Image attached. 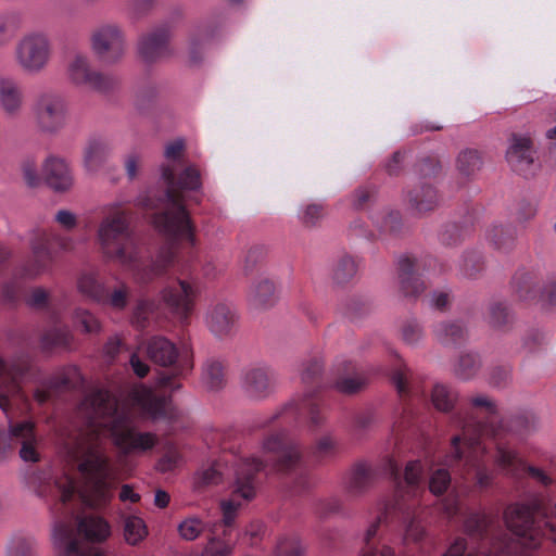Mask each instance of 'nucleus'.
Instances as JSON below:
<instances>
[{
  "mask_svg": "<svg viewBox=\"0 0 556 556\" xmlns=\"http://www.w3.org/2000/svg\"><path fill=\"white\" fill-rule=\"evenodd\" d=\"M422 336L421 327L416 321H407L402 328L403 340L409 345H416Z\"/></svg>",
  "mask_w": 556,
  "mask_h": 556,
  "instance_id": "6e6d98bb",
  "label": "nucleus"
},
{
  "mask_svg": "<svg viewBox=\"0 0 556 556\" xmlns=\"http://www.w3.org/2000/svg\"><path fill=\"white\" fill-rule=\"evenodd\" d=\"M48 299V293L45 289L37 288L31 291L27 299V303L30 306L39 307L46 303Z\"/></svg>",
  "mask_w": 556,
  "mask_h": 556,
  "instance_id": "69168bd1",
  "label": "nucleus"
},
{
  "mask_svg": "<svg viewBox=\"0 0 556 556\" xmlns=\"http://www.w3.org/2000/svg\"><path fill=\"white\" fill-rule=\"evenodd\" d=\"M495 464L505 475L517 477L520 472L527 470L541 484L549 485L553 483V478L536 467L527 466L518 453L506 445L497 444Z\"/></svg>",
  "mask_w": 556,
  "mask_h": 556,
  "instance_id": "f3484780",
  "label": "nucleus"
},
{
  "mask_svg": "<svg viewBox=\"0 0 556 556\" xmlns=\"http://www.w3.org/2000/svg\"><path fill=\"white\" fill-rule=\"evenodd\" d=\"M130 366L134 372L140 378L144 377L149 371V366L142 362L137 354L131 355Z\"/></svg>",
  "mask_w": 556,
  "mask_h": 556,
  "instance_id": "338daca9",
  "label": "nucleus"
},
{
  "mask_svg": "<svg viewBox=\"0 0 556 556\" xmlns=\"http://www.w3.org/2000/svg\"><path fill=\"white\" fill-rule=\"evenodd\" d=\"M470 404L478 413L484 414L486 424L466 426L463 438L455 437L452 441V454L447 456L446 464L452 465L460 460L466 467L475 470L476 480L480 486H488L492 481V472L482 464L485 446L482 444L484 437L498 435L496 404L485 394H478L470 399Z\"/></svg>",
  "mask_w": 556,
  "mask_h": 556,
  "instance_id": "20e7f679",
  "label": "nucleus"
},
{
  "mask_svg": "<svg viewBox=\"0 0 556 556\" xmlns=\"http://www.w3.org/2000/svg\"><path fill=\"white\" fill-rule=\"evenodd\" d=\"M442 510L446 518L453 519L459 511V504L456 496H448L442 503Z\"/></svg>",
  "mask_w": 556,
  "mask_h": 556,
  "instance_id": "e2e57ef3",
  "label": "nucleus"
},
{
  "mask_svg": "<svg viewBox=\"0 0 556 556\" xmlns=\"http://www.w3.org/2000/svg\"><path fill=\"white\" fill-rule=\"evenodd\" d=\"M534 151L527 137L513 136L506 151V161L510 167L519 173L527 174L534 162Z\"/></svg>",
  "mask_w": 556,
  "mask_h": 556,
  "instance_id": "5701e85b",
  "label": "nucleus"
},
{
  "mask_svg": "<svg viewBox=\"0 0 556 556\" xmlns=\"http://www.w3.org/2000/svg\"><path fill=\"white\" fill-rule=\"evenodd\" d=\"M486 527L485 517L480 514L471 515L465 523V528L469 533L481 532Z\"/></svg>",
  "mask_w": 556,
  "mask_h": 556,
  "instance_id": "052dcab7",
  "label": "nucleus"
},
{
  "mask_svg": "<svg viewBox=\"0 0 556 556\" xmlns=\"http://www.w3.org/2000/svg\"><path fill=\"white\" fill-rule=\"evenodd\" d=\"M147 354L152 362L169 367V371H161L155 378L159 389L175 391L180 388L179 379L192 368L191 356L187 350L179 352L176 345L164 337L152 338L147 345Z\"/></svg>",
  "mask_w": 556,
  "mask_h": 556,
  "instance_id": "1a4fd4ad",
  "label": "nucleus"
},
{
  "mask_svg": "<svg viewBox=\"0 0 556 556\" xmlns=\"http://www.w3.org/2000/svg\"><path fill=\"white\" fill-rule=\"evenodd\" d=\"M25 104V96L20 83L12 76L0 75V109L10 116H17Z\"/></svg>",
  "mask_w": 556,
  "mask_h": 556,
  "instance_id": "4be33fe9",
  "label": "nucleus"
},
{
  "mask_svg": "<svg viewBox=\"0 0 556 556\" xmlns=\"http://www.w3.org/2000/svg\"><path fill=\"white\" fill-rule=\"evenodd\" d=\"M185 151V141L174 139L165 146V162L161 166V179L166 186L162 201L164 211L153 218L155 228L173 240H184L191 248L195 247L197 238L190 216L185 208L181 193L201 189L200 172L194 166H187L176 177L179 162Z\"/></svg>",
  "mask_w": 556,
  "mask_h": 556,
  "instance_id": "f03ea898",
  "label": "nucleus"
},
{
  "mask_svg": "<svg viewBox=\"0 0 556 556\" xmlns=\"http://www.w3.org/2000/svg\"><path fill=\"white\" fill-rule=\"evenodd\" d=\"M409 203L418 213H425L435 207L438 197L430 186H421L409 193Z\"/></svg>",
  "mask_w": 556,
  "mask_h": 556,
  "instance_id": "f704fd0d",
  "label": "nucleus"
},
{
  "mask_svg": "<svg viewBox=\"0 0 556 556\" xmlns=\"http://www.w3.org/2000/svg\"><path fill=\"white\" fill-rule=\"evenodd\" d=\"M23 177L28 186H36L39 180L37 166L33 161H25L22 165Z\"/></svg>",
  "mask_w": 556,
  "mask_h": 556,
  "instance_id": "bf43d9fd",
  "label": "nucleus"
},
{
  "mask_svg": "<svg viewBox=\"0 0 556 556\" xmlns=\"http://www.w3.org/2000/svg\"><path fill=\"white\" fill-rule=\"evenodd\" d=\"M112 146L106 138L91 137L84 148V168L89 174L98 173L106 163Z\"/></svg>",
  "mask_w": 556,
  "mask_h": 556,
  "instance_id": "393cba45",
  "label": "nucleus"
},
{
  "mask_svg": "<svg viewBox=\"0 0 556 556\" xmlns=\"http://www.w3.org/2000/svg\"><path fill=\"white\" fill-rule=\"evenodd\" d=\"M42 175L55 191H66L73 186V175L67 161L58 155H49L42 164Z\"/></svg>",
  "mask_w": 556,
  "mask_h": 556,
  "instance_id": "412c9836",
  "label": "nucleus"
},
{
  "mask_svg": "<svg viewBox=\"0 0 556 556\" xmlns=\"http://www.w3.org/2000/svg\"><path fill=\"white\" fill-rule=\"evenodd\" d=\"M177 250L178 247L176 243L163 247L159 250L151 264V269L155 277L162 275L167 270V268L174 265L178 257Z\"/></svg>",
  "mask_w": 556,
  "mask_h": 556,
  "instance_id": "58836bf2",
  "label": "nucleus"
},
{
  "mask_svg": "<svg viewBox=\"0 0 556 556\" xmlns=\"http://www.w3.org/2000/svg\"><path fill=\"white\" fill-rule=\"evenodd\" d=\"M334 387L343 393H353L359 390L367 379L357 371L350 361H338L333 367Z\"/></svg>",
  "mask_w": 556,
  "mask_h": 556,
  "instance_id": "a878e982",
  "label": "nucleus"
},
{
  "mask_svg": "<svg viewBox=\"0 0 556 556\" xmlns=\"http://www.w3.org/2000/svg\"><path fill=\"white\" fill-rule=\"evenodd\" d=\"M228 463H231L230 468L223 463H216L200 473L203 484L218 483L225 473L233 478L230 496L222 500L219 505L222 521L226 527L231 526L242 506L254 498L256 494L254 475L264 468L263 460L255 457H232L231 460H226V464Z\"/></svg>",
  "mask_w": 556,
  "mask_h": 556,
  "instance_id": "39448f33",
  "label": "nucleus"
},
{
  "mask_svg": "<svg viewBox=\"0 0 556 556\" xmlns=\"http://www.w3.org/2000/svg\"><path fill=\"white\" fill-rule=\"evenodd\" d=\"M77 290L84 296L98 303L103 300V291L105 290L96 271H84L77 278Z\"/></svg>",
  "mask_w": 556,
  "mask_h": 556,
  "instance_id": "7c9ffc66",
  "label": "nucleus"
},
{
  "mask_svg": "<svg viewBox=\"0 0 556 556\" xmlns=\"http://www.w3.org/2000/svg\"><path fill=\"white\" fill-rule=\"evenodd\" d=\"M72 336L67 329L54 328L43 336V343L48 346H66Z\"/></svg>",
  "mask_w": 556,
  "mask_h": 556,
  "instance_id": "603ef678",
  "label": "nucleus"
},
{
  "mask_svg": "<svg viewBox=\"0 0 556 556\" xmlns=\"http://www.w3.org/2000/svg\"><path fill=\"white\" fill-rule=\"evenodd\" d=\"M91 49L105 64L119 62L126 52V40L116 24H103L91 35Z\"/></svg>",
  "mask_w": 556,
  "mask_h": 556,
  "instance_id": "f8f14e48",
  "label": "nucleus"
},
{
  "mask_svg": "<svg viewBox=\"0 0 556 556\" xmlns=\"http://www.w3.org/2000/svg\"><path fill=\"white\" fill-rule=\"evenodd\" d=\"M206 523L198 516H188L177 527L181 539L193 541L205 530Z\"/></svg>",
  "mask_w": 556,
  "mask_h": 556,
  "instance_id": "79ce46f5",
  "label": "nucleus"
},
{
  "mask_svg": "<svg viewBox=\"0 0 556 556\" xmlns=\"http://www.w3.org/2000/svg\"><path fill=\"white\" fill-rule=\"evenodd\" d=\"M122 534L126 544L137 546L142 543L149 530L146 521L136 514H125L121 517Z\"/></svg>",
  "mask_w": 556,
  "mask_h": 556,
  "instance_id": "c756f323",
  "label": "nucleus"
},
{
  "mask_svg": "<svg viewBox=\"0 0 556 556\" xmlns=\"http://www.w3.org/2000/svg\"><path fill=\"white\" fill-rule=\"evenodd\" d=\"M306 546L296 535H283L278 539L275 556H305Z\"/></svg>",
  "mask_w": 556,
  "mask_h": 556,
  "instance_id": "ea45409f",
  "label": "nucleus"
},
{
  "mask_svg": "<svg viewBox=\"0 0 556 556\" xmlns=\"http://www.w3.org/2000/svg\"><path fill=\"white\" fill-rule=\"evenodd\" d=\"M237 321V314L232 305L225 301L211 303L205 312V325L215 337L228 336Z\"/></svg>",
  "mask_w": 556,
  "mask_h": 556,
  "instance_id": "a211bd4d",
  "label": "nucleus"
},
{
  "mask_svg": "<svg viewBox=\"0 0 556 556\" xmlns=\"http://www.w3.org/2000/svg\"><path fill=\"white\" fill-rule=\"evenodd\" d=\"M20 23L14 15L0 16V47L8 45L15 36Z\"/></svg>",
  "mask_w": 556,
  "mask_h": 556,
  "instance_id": "8fccbe9b",
  "label": "nucleus"
},
{
  "mask_svg": "<svg viewBox=\"0 0 556 556\" xmlns=\"http://www.w3.org/2000/svg\"><path fill=\"white\" fill-rule=\"evenodd\" d=\"M77 531L87 541L102 543L112 534V527L103 517L87 515L77 522Z\"/></svg>",
  "mask_w": 556,
  "mask_h": 556,
  "instance_id": "bb28decb",
  "label": "nucleus"
},
{
  "mask_svg": "<svg viewBox=\"0 0 556 556\" xmlns=\"http://www.w3.org/2000/svg\"><path fill=\"white\" fill-rule=\"evenodd\" d=\"M456 165L462 174L470 175L479 169L481 160L477 151L468 149L458 154Z\"/></svg>",
  "mask_w": 556,
  "mask_h": 556,
  "instance_id": "49530a36",
  "label": "nucleus"
},
{
  "mask_svg": "<svg viewBox=\"0 0 556 556\" xmlns=\"http://www.w3.org/2000/svg\"><path fill=\"white\" fill-rule=\"evenodd\" d=\"M54 222L61 229L72 231L78 226V216L67 208H61L55 212Z\"/></svg>",
  "mask_w": 556,
  "mask_h": 556,
  "instance_id": "5fc2aeb1",
  "label": "nucleus"
},
{
  "mask_svg": "<svg viewBox=\"0 0 556 556\" xmlns=\"http://www.w3.org/2000/svg\"><path fill=\"white\" fill-rule=\"evenodd\" d=\"M320 370H321L320 362L317 358L312 359L311 362L302 365L301 380L304 383L315 381L317 379V377L319 376Z\"/></svg>",
  "mask_w": 556,
  "mask_h": 556,
  "instance_id": "13d9d810",
  "label": "nucleus"
},
{
  "mask_svg": "<svg viewBox=\"0 0 556 556\" xmlns=\"http://www.w3.org/2000/svg\"><path fill=\"white\" fill-rule=\"evenodd\" d=\"M402 543L407 545L409 543H419L427 534L422 521L417 516L406 517L403 521Z\"/></svg>",
  "mask_w": 556,
  "mask_h": 556,
  "instance_id": "4c0bfd02",
  "label": "nucleus"
},
{
  "mask_svg": "<svg viewBox=\"0 0 556 556\" xmlns=\"http://www.w3.org/2000/svg\"><path fill=\"white\" fill-rule=\"evenodd\" d=\"M77 414L85 428L64 444V457L75 466L80 476L76 483L65 470H59L40 490L41 495H59L63 503L74 495L89 507L105 506L113 497L114 471L105 448V439L111 437L114 445L124 455H142L152 450L159 439L155 433L139 431L131 412L110 392L97 390L85 396Z\"/></svg>",
  "mask_w": 556,
  "mask_h": 556,
  "instance_id": "f257e3e1",
  "label": "nucleus"
},
{
  "mask_svg": "<svg viewBox=\"0 0 556 556\" xmlns=\"http://www.w3.org/2000/svg\"><path fill=\"white\" fill-rule=\"evenodd\" d=\"M228 531L222 536H211L202 549V556H232L236 543L227 540Z\"/></svg>",
  "mask_w": 556,
  "mask_h": 556,
  "instance_id": "e433bc0d",
  "label": "nucleus"
},
{
  "mask_svg": "<svg viewBox=\"0 0 556 556\" xmlns=\"http://www.w3.org/2000/svg\"><path fill=\"white\" fill-rule=\"evenodd\" d=\"M33 261L26 268V276L36 277L45 273L52 262L53 254L45 243H33Z\"/></svg>",
  "mask_w": 556,
  "mask_h": 556,
  "instance_id": "473e14b6",
  "label": "nucleus"
},
{
  "mask_svg": "<svg viewBox=\"0 0 556 556\" xmlns=\"http://www.w3.org/2000/svg\"><path fill=\"white\" fill-rule=\"evenodd\" d=\"M198 294L199 288L195 280L178 278L161 291V299L172 313L186 319L193 309Z\"/></svg>",
  "mask_w": 556,
  "mask_h": 556,
  "instance_id": "4468645a",
  "label": "nucleus"
},
{
  "mask_svg": "<svg viewBox=\"0 0 556 556\" xmlns=\"http://www.w3.org/2000/svg\"><path fill=\"white\" fill-rule=\"evenodd\" d=\"M202 383L211 391H216L223 388L225 383L224 368L220 362L210 359L202 369Z\"/></svg>",
  "mask_w": 556,
  "mask_h": 556,
  "instance_id": "c9c22d12",
  "label": "nucleus"
},
{
  "mask_svg": "<svg viewBox=\"0 0 556 556\" xmlns=\"http://www.w3.org/2000/svg\"><path fill=\"white\" fill-rule=\"evenodd\" d=\"M424 467L420 462H409L405 467L404 479L397 480L394 494L378 505L376 517L368 525L364 540L367 545L374 539L380 526L386 523L389 516L395 511L405 513L408 509V502L417 498L422 492Z\"/></svg>",
  "mask_w": 556,
  "mask_h": 556,
  "instance_id": "6e6552de",
  "label": "nucleus"
},
{
  "mask_svg": "<svg viewBox=\"0 0 556 556\" xmlns=\"http://www.w3.org/2000/svg\"><path fill=\"white\" fill-rule=\"evenodd\" d=\"M30 112L37 130L53 136L66 127L70 106L61 91L50 88L37 93Z\"/></svg>",
  "mask_w": 556,
  "mask_h": 556,
  "instance_id": "9d476101",
  "label": "nucleus"
},
{
  "mask_svg": "<svg viewBox=\"0 0 556 556\" xmlns=\"http://www.w3.org/2000/svg\"><path fill=\"white\" fill-rule=\"evenodd\" d=\"M451 477L446 469L439 468L434 470L429 480V490L434 495L442 494L450 485Z\"/></svg>",
  "mask_w": 556,
  "mask_h": 556,
  "instance_id": "3c124183",
  "label": "nucleus"
},
{
  "mask_svg": "<svg viewBox=\"0 0 556 556\" xmlns=\"http://www.w3.org/2000/svg\"><path fill=\"white\" fill-rule=\"evenodd\" d=\"M14 61L26 74H39L45 71L52 58V45L49 37L41 31L23 35L15 43Z\"/></svg>",
  "mask_w": 556,
  "mask_h": 556,
  "instance_id": "9b49d317",
  "label": "nucleus"
},
{
  "mask_svg": "<svg viewBox=\"0 0 556 556\" xmlns=\"http://www.w3.org/2000/svg\"><path fill=\"white\" fill-rule=\"evenodd\" d=\"M357 265L351 256H343L332 269V278L337 283L350 280L356 274Z\"/></svg>",
  "mask_w": 556,
  "mask_h": 556,
  "instance_id": "a18cd8bd",
  "label": "nucleus"
},
{
  "mask_svg": "<svg viewBox=\"0 0 556 556\" xmlns=\"http://www.w3.org/2000/svg\"><path fill=\"white\" fill-rule=\"evenodd\" d=\"M275 383L274 371L265 365H250L242 370L241 389L249 399L267 397L274 391Z\"/></svg>",
  "mask_w": 556,
  "mask_h": 556,
  "instance_id": "2eb2a0df",
  "label": "nucleus"
},
{
  "mask_svg": "<svg viewBox=\"0 0 556 556\" xmlns=\"http://www.w3.org/2000/svg\"><path fill=\"white\" fill-rule=\"evenodd\" d=\"M434 333L444 344L456 343L465 338V330L458 323L439 324Z\"/></svg>",
  "mask_w": 556,
  "mask_h": 556,
  "instance_id": "37998d69",
  "label": "nucleus"
},
{
  "mask_svg": "<svg viewBox=\"0 0 556 556\" xmlns=\"http://www.w3.org/2000/svg\"><path fill=\"white\" fill-rule=\"evenodd\" d=\"M96 240L102 255L125 268H132L139 252L130 229V215L121 202H113L102 210L96 231Z\"/></svg>",
  "mask_w": 556,
  "mask_h": 556,
  "instance_id": "423d86ee",
  "label": "nucleus"
},
{
  "mask_svg": "<svg viewBox=\"0 0 556 556\" xmlns=\"http://www.w3.org/2000/svg\"><path fill=\"white\" fill-rule=\"evenodd\" d=\"M170 31L168 27H160L151 33L142 35L137 43L139 56L147 63L168 55V40Z\"/></svg>",
  "mask_w": 556,
  "mask_h": 556,
  "instance_id": "aec40b11",
  "label": "nucleus"
},
{
  "mask_svg": "<svg viewBox=\"0 0 556 556\" xmlns=\"http://www.w3.org/2000/svg\"><path fill=\"white\" fill-rule=\"evenodd\" d=\"M479 367V359L477 355L467 353L459 357L455 365V374L462 379H469L472 377Z\"/></svg>",
  "mask_w": 556,
  "mask_h": 556,
  "instance_id": "09e8293b",
  "label": "nucleus"
},
{
  "mask_svg": "<svg viewBox=\"0 0 556 556\" xmlns=\"http://www.w3.org/2000/svg\"><path fill=\"white\" fill-rule=\"evenodd\" d=\"M419 265L408 256L399 261V278L401 287L406 295H417L424 290V283L416 275Z\"/></svg>",
  "mask_w": 556,
  "mask_h": 556,
  "instance_id": "c85d7f7f",
  "label": "nucleus"
},
{
  "mask_svg": "<svg viewBox=\"0 0 556 556\" xmlns=\"http://www.w3.org/2000/svg\"><path fill=\"white\" fill-rule=\"evenodd\" d=\"M73 323L75 327L85 333L96 334L101 331V321L90 311L77 308L73 314Z\"/></svg>",
  "mask_w": 556,
  "mask_h": 556,
  "instance_id": "a19ab883",
  "label": "nucleus"
},
{
  "mask_svg": "<svg viewBox=\"0 0 556 556\" xmlns=\"http://www.w3.org/2000/svg\"><path fill=\"white\" fill-rule=\"evenodd\" d=\"M28 363L24 358L4 362L0 358V408L9 419L8 432L0 430V454L17 450L24 462L39 460L40 438L31 420H12V409L24 401L22 383L28 374Z\"/></svg>",
  "mask_w": 556,
  "mask_h": 556,
  "instance_id": "7ed1b4c3",
  "label": "nucleus"
},
{
  "mask_svg": "<svg viewBox=\"0 0 556 556\" xmlns=\"http://www.w3.org/2000/svg\"><path fill=\"white\" fill-rule=\"evenodd\" d=\"M130 296L129 287L122 281H118L113 289L103 291V300L99 301L98 304L106 305L113 311L119 312L126 308Z\"/></svg>",
  "mask_w": 556,
  "mask_h": 556,
  "instance_id": "2f4dec72",
  "label": "nucleus"
},
{
  "mask_svg": "<svg viewBox=\"0 0 556 556\" xmlns=\"http://www.w3.org/2000/svg\"><path fill=\"white\" fill-rule=\"evenodd\" d=\"M536 516L545 520L549 539L556 542V525L547 519L542 497L535 495L526 502L513 504L506 508L504 514L507 528L526 549H534L540 545L543 532L540 523L535 520Z\"/></svg>",
  "mask_w": 556,
  "mask_h": 556,
  "instance_id": "0eeeda50",
  "label": "nucleus"
},
{
  "mask_svg": "<svg viewBox=\"0 0 556 556\" xmlns=\"http://www.w3.org/2000/svg\"><path fill=\"white\" fill-rule=\"evenodd\" d=\"M431 401L437 409L447 412L453 407L456 394L446 386L437 383L432 389Z\"/></svg>",
  "mask_w": 556,
  "mask_h": 556,
  "instance_id": "c03bdc74",
  "label": "nucleus"
},
{
  "mask_svg": "<svg viewBox=\"0 0 556 556\" xmlns=\"http://www.w3.org/2000/svg\"><path fill=\"white\" fill-rule=\"evenodd\" d=\"M124 166L128 179L134 180L142 166V155L138 152H130L126 155Z\"/></svg>",
  "mask_w": 556,
  "mask_h": 556,
  "instance_id": "4d7b16f0",
  "label": "nucleus"
},
{
  "mask_svg": "<svg viewBox=\"0 0 556 556\" xmlns=\"http://www.w3.org/2000/svg\"><path fill=\"white\" fill-rule=\"evenodd\" d=\"M359 556H395L394 551L389 545L376 547L374 545H366Z\"/></svg>",
  "mask_w": 556,
  "mask_h": 556,
  "instance_id": "680f3d73",
  "label": "nucleus"
},
{
  "mask_svg": "<svg viewBox=\"0 0 556 556\" xmlns=\"http://www.w3.org/2000/svg\"><path fill=\"white\" fill-rule=\"evenodd\" d=\"M540 290L539 285L529 275L515 280V291L520 300H533Z\"/></svg>",
  "mask_w": 556,
  "mask_h": 556,
  "instance_id": "de8ad7c7",
  "label": "nucleus"
},
{
  "mask_svg": "<svg viewBox=\"0 0 556 556\" xmlns=\"http://www.w3.org/2000/svg\"><path fill=\"white\" fill-rule=\"evenodd\" d=\"M60 383L54 381H49L47 383H42L40 387H37L35 390L34 396L37 402L45 403L50 397V389L58 388Z\"/></svg>",
  "mask_w": 556,
  "mask_h": 556,
  "instance_id": "0e129e2a",
  "label": "nucleus"
},
{
  "mask_svg": "<svg viewBox=\"0 0 556 556\" xmlns=\"http://www.w3.org/2000/svg\"><path fill=\"white\" fill-rule=\"evenodd\" d=\"M262 450L264 454H273L278 470H290L300 460L299 450L285 441L283 433H276L266 438Z\"/></svg>",
  "mask_w": 556,
  "mask_h": 556,
  "instance_id": "6ab92c4d",
  "label": "nucleus"
},
{
  "mask_svg": "<svg viewBox=\"0 0 556 556\" xmlns=\"http://www.w3.org/2000/svg\"><path fill=\"white\" fill-rule=\"evenodd\" d=\"M70 81L76 86H85L98 91H106L113 86V79L91 67L90 58L86 53H74L66 66Z\"/></svg>",
  "mask_w": 556,
  "mask_h": 556,
  "instance_id": "ddd939ff",
  "label": "nucleus"
},
{
  "mask_svg": "<svg viewBox=\"0 0 556 556\" xmlns=\"http://www.w3.org/2000/svg\"><path fill=\"white\" fill-rule=\"evenodd\" d=\"M277 298L276 282L267 276L257 277L249 288L248 302L254 311H264L271 307Z\"/></svg>",
  "mask_w": 556,
  "mask_h": 556,
  "instance_id": "b1692460",
  "label": "nucleus"
},
{
  "mask_svg": "<svg viewBox=\"0 0 556 556\" xmlns=\"http://www.w3.org/2000/svg\"><path fill=\"white\" fill-rule=\"evenodd\" d=\"M374 479L375 473L368 464H356L346 478L345 490L353 496L361 495L371 486Z\"/></svg>",
  "mask_w": 556,
  "mask_h": 556,
  "instance_id": "cd10ccee",
  "label": "nucleus"
},
{
  "mask_svg": "<svg viewBox=\"0 0 556 556\" xmlns=\"http://www.w3.org/2000/svg\"><path fill=\"white\" fill-rule=\"evenodd\" d=\"M323 217V206L312 203L304 205L299 212L300 220L306 226H314Z\"/></svg>",
  "mask_w": 556,
  "mask_h": 556,
  "instance_id": "864d4df0",
  "label": "nucleus"
},
{
  "mask_svg": "<svg viewBox=\"0 0 556 556\" xmlns=\"http://www.w3.org/2000/svg\"><path fill=\"white\" fill-rule=\"evenodd\" d=\"M119 500L122 502L137 503L140 501V495L139 493L135 492L130 485L125 484L121 489Z\"/></svg>",
  "mask_w": 556,
  "mask_h": 556,
  "instance_id": "774afa93",
  "label": "nucleus"
},
{
  "mask_svg": "<svg viewBox=\"0 0 556 556\" xmlns=\"http://www.w3.org/2000/svg\"><path fill=\"white\" fill-rule=\"evenodd\" d=\"M53 544L61 553L66 556L76 554L78 551V542L73 536L70 525L60 522L53 529Z\"/></svg>",
  "mask_w": 556,
  "mask_h": 556,
  "instance_id": "72a5a7b5",
  "label": "nucleus"
},
{
  "mask_svg": "<svg viewBox=\"0 0 556 556\" xmlns=\"http://www.w3.org/2000/svg\"><path fill=\"white\" fill-rule=\"evenodd\" d=\"M131 402L140 407L152 419L174 420L178 410L166 397H159L143 384L135 386L130 391Z\"/></svg>",
  "mask_w": 556,
  "mask_h": 556,
  "instance_id": "dca6fc26",
  "label": "nucleus"
}]
</instances>
